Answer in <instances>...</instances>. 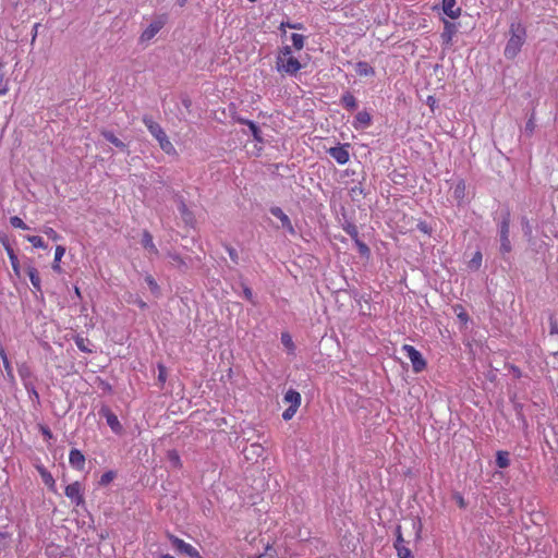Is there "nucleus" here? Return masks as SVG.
Listing matches in <instances>:
<instances>
[{
    "instance_id": "13",
    "label": "nucleus",
    "mask_w": 558,
    "mask_h": 558,
    "mask_svg": "<svg viewBox=\"0 0 558 558\" xmlns=\"http://www.w3.org/2000/svg\"><path fill=\"white\" fill-rule=\"evenodd\" d=\"M442 11L450 19H458L461 14V8L456 7V0H442Z\"/></svg>"
},
{
    "instance_id": "27",
    "label": "nucleus",
    "mask_w": 558,
    "mask_h": 558,
    "mask_svg": "<svg viewBox=\"0 0 558 558\" xmlns=\"http://www.w3.org/2000/svg\"><path fill=\"white\" fill-rule=\"evenodd\" d=\"M240 122L248 126L254 140H256L258 142L263 141L262 135H260V130L253 121L242 119V120H240Z\"/></svg>"
},
{
    "instance_id": "40",
    "label": "nucleus",
    "mask_w": 558,
    "mask_h": 558,
    "mask_svg": "<svg viewBox=\"0 0 558 558\" xmlns=\"http://www.w3.org/2000/svg\"><path fill=\"white\" fill-rule=\"evenodd\" d=\"M398 558H414L412 550L405 545L404 547H397Z\"/></svg>"
},
{
    "instance_id": "58",
    "label": "nucleus",
    "mask_w": 558,
    "mask_h": 558,
    "mask_svg": "<svg viewBox=\"0 0 558 558\" xmlns=\"http://www.w3.org/2000/svg\"><path fill=\"white\" fill-rule=\"evenodd\" d=\"M534 128H535V124H534L533 120H532V119H530V120L526 122V126H525V129L532 133V132L534 131Z\"/></svg>"
},
{
    "instance_id": "7",
    "label": "nucleus",
    "mask_w": 558,
    "mask_h": 558,
    "mask_svg": "<svg viewBox=\"0 0 558 558\" xmlns=\"http://www.w3.org/2000/svg\"><path fill=\"white\" fill-rule=\"evenodd\" d=\"M510 214L507 213L500 223V252L507 254L511 252V243L509 240Z\"/></svg>"
},
{
    "instance_id": "16",
    "label": "nucleus",
    "mask_w": 558,
    "mask_h": 558,
    "mask_svg": "<svg viewBox=\"0 0 558 558\" xmlns=\"http://www.w3.org/2000/svg\"><path fill=\"white\" fill-rule=\"evenodd\" d=\"M270 213L281 221L283 227H286L290 232H293V227L290 218L283 213V210L280 207H272L270 209Z\"/></svg>"
},
{
    "instance_id": "15",
    "label": "nucleus",
    "mask_w": 558,
    "mask_h": 558,
    "mask_svg": "<svg viewBox=\"0 0 558 558\" xmlns=\"http://www.w3.org/2000/svg\"><path fill=\"white\" fill-rule=\"evenodd\" d=\"M456 34V25L447 20L444 21V32L441 33V39L445 45H450L452 37Z\"/></svg>"
},
{
    "instance_id": "30",
    "label": "nucleus",
    "mask_w": 558,
    "mask_h": 558,
    "mask_svg": "<svg viewBox=\"0 0 558 558\" xmlns=\"http://www.w3.org/2000/svg\"><path fill=\"white\" fill-rule=\"evenodd\" d=\"M179 211L182 216V219L186 222V223H192L193 220H194V216L192 214V211L187 208V206L185 205V203H181L180 207H179Z\"/></svg>"
},
{
    "instance_id": "45",
    "label": "nucleus",
    "mask_w": 558,
    "mask_h": 558,
    "mask_svg": "<svg viewBox=\"0 0 558 558\" xmlns=\"http://www.w3.org/2000/svg\"><path fill=\"white\" fill-rule=\"evenodd\" d=\"M292 48H293L292 46H283V47H281L279 49L276 58H284V57L293 56L292 54Z\"/></svg>"
},
{
    "instance_id": "10",
    "label": "nucleus",
    "mask_w": 558,
    "mask_h": 558,
    "mask_svg": "<svg viewBox=\"0 0 558 558\" xmlns=\"http://www.w3.org/2000/svg\"><path fill=\"white\" fill-rule=\"evenodd\" d=\"M349 145H339L328 149L329 155L339 163L345 165L350 159Z\"/></svg>"
},
{
    "instance_id": "18",
    "label": "nucleus",
    "mask_w": 558,
    "mask_h": 558,
    "mask_svg": "<svg viewBox=\"0 0 558 558\" xmlns=\"http://www.w3.org/2000/svg\"><path fill=\"white\" fill-rule=\"evenodd\" d=\"M27 275L29 277V280L32 282V286L35 291L40 292L41 291V281L39 274L37 269L33 266L27 267Z\"/></svg>"
},
{
    "instance_id": "38",
    "label": "nucleus",
    "mask_w": 558,
    "mask_h": 558,
    "mask_svg": "<svg viewBox=\"0 0 558 558\" xmlns=\"http://www.w3.org/2000/svg\"><path fill=\"white\" fill-rule=\"evenodd\" d=\"M145 282L147 283V286L149 287L150 291L154 294H158L159 293V286H158L157 281L155 280V278L151 275H147L145 277Z\"/></svg>"
},
{
    "instance_id": "49",
    "label": "nucleus",
    "mask_w": 558,
    "mask_h": 558,
    "mask_svg": "<svg viewBox=\"0 0 558 558\" xmlns=\"http://www.w3.org/2000/svg\"><path fill=\"white\" fill-rule=\"evenodd\" d=\"M417 229L425 234H432V228L428 226L426 221H420L417 223Z\"/></svg>"
},
{
    "instance_id": "28",
    "label": "nucleus",
    "mask_w": 558,
    "mask_h": 558,
    "mask_svg": "<svg viewBox=\"0 0 558 558\" xmlns=\"http://www.w3.org/2000/svg\"><path fill=\"white\" fill-rule=\"evenodd\" d=\"M291 40L292 47L298 51L302 50L305 46V36L302 34L293 33L291 35Z\"/></svg>"
},
{
    "instance_id": "59",
    "label": "nucleus",
    "mask_w": 558,
    "mask_h": 558,
    "mask_svg": "<svg viewBox=\"0 0 558 558\" xmlns=\"http://www.w3.org/2000/svg\"><path fill=\"white\" fill-rule=\"evenodd\" d=\"M0 242L2 243V245L4 246L5 250H7V245H10L9 240L4 234H0Z\"/></svg>"
},
{
    "instance_id": "55",
    "label": "nucleus",
    "mask_w": 558,
    "mask_h": 558,
    "mask_svg": "<svg viewBox=\"0 0 558 558\" xmlns=\"http://www.w3.org/2000/svg\"><path fill=\"white\" fill-rule=\"evenodd\" d=\"M426 102H427V105L429 106V108L432 109V111H434L435 106H436V99H435V97H433V96H428V97H427V101H426Z\"/></svg>"
},
{
    "instance_id": "12",
    "label": "nucleus",
    "mask_w": 558,
    "mask_h": 558,
    "mask_svg": "<svg viewBox=\"0 0 558 558\" xmlns=\"http://www.w3.org/2000/svg\"><path fill=\"white\" fill-rule=\"evenodd\" d=\"M142 245L150 255H158L159 251L154 243L153 235L148 230H144L142 233Z\"/></svg>"
},
{
    "instance_id": "2",
    "label": "nucleus",
    "mask_w": 558,
    "mask_h": 558,
    "mask_svg": "<svg viewBox=\"0 0 558 558\" xmlns=\"http://www.w3.org/2000/svg\"><path fill=\"white\" fill-rule=\"evenodd\" d=\"M143 123L148 129L150 134L157 140L160 148L168 155H175L177 150L173 144L168 138L163 129L153 120L149 116L143 117Z\"/></svg>"
},
{
    "instance_id": "23",
    "label": "nucleus",
    "mask_w": 558,
    "mask_h": 558,
    "mask_svg": "<svg viewBox=\"0 0 558 558\" xmlns=\"http://www.w3.org/2000/svg\"><path fill=\"white\" fill-rule=\"evenodd\" d=\"M64 254H65V247L62 245H58L56 247L54 259H53V264H52V269L57 272H61L60 260L64 256Z\"/></svg>"
},
{
    "instance_id": "54",
    "label": "nucleus",
    "mask_w": 558,
    "mask_h": 558,
    "mask_svg": "<svg viewBox=\"0 0 558 558\" xmlns=\"http://www.w3.org/2000/svg\"><path fill=\"white\" fill-rule=\"evenodd\" d=\"M171 258L179 266H184L185 265L184 260L182 259V257L180 255H177V254L171 255Z\"/></svg>"
},
{
    "instance_id": "50",
    "label": "nucleus",
    "mask_w": 558,
    "mask_h": 558,
    "mask_svg": "<svg viewBox=\"0 0 558 558\" xmlns=\"http://www.w3.org/2000/svg\"><path fill=\"white\" fill-rule=\"evenodd\" d=\"M453 499L456 500L459 508L464 509L466 507L465 499L460 493H456L453 495Z\"/></svg>"
},
{
    "instance_id": "5",
    "label": "nucleus",
    "mask_w": 558,
    "mask_h": 558,
    "mask_svg": "<svg viewBox=\"0 0 558 558\" xmlns=\"http://www.w3.org/2000/svg\"><path fill=\"white\" fill-rule=\"evenodd\" d=\"M64 494L77 507L85 502L83 486L77 481L69 484L64 489Z\"/></svg>"
},
{
    "instance_id": "6",
    "label": "nucleus",
    "mask_w": 558,
    "mask_h": 558,
    "mask_svg": "<svg viewBox=\"0 0 558 558\" xmlns=\"http://www.w3.org/2000/svg\"><path fill=\"white\" fill-rule=\"evenodd\" d=\"M169 539L171 541L172 546L175 548L177 551L180 554H184L191 558H202L198 550L193 547L191 544L185 543L183 539L169 534Z\"/></svg>"
},
{
    "instance_id": "63",
    "label": "nucleus",
    "mask_w": 558,
    "mask_h": 558,
    "mask_svg": "<svg viewBox=\"0 0 558 558\" xmlns=\"http://www.w3.org/2000/svg\"><path fill=\"white\" fill-rule=\"evenodd\" d=\"M75 294H76L78 298H81V291H80V289H78L77 287H75Z\"/></svg>"
},
{
    "instance_id": "8",
    "label": "nucleus",
    "mask_w": 558,
    "mask_h": 558,
    "mask_svg": "<svg viewBox=\"0 0 558 558\" xmlns=\"http://www.w3.org/2000/svg\"><path fill=\"white\" fill-rule=\"evenodd\" d=\"M165 20L159 19L154 22H151L141 34L140 41L141 43H148L150 41L163 27Z\"/></svg>"
},
{
    "instance_id": "17",
    "label": "nucleus",
    "mask_w": 558,
    "mask_h": 558,
    "mask_svg": "<svg viewBox=\"0 0 558 558\" xmlns=\"http://www.w3.org/2000/svg\"><path fill=\"white\" fill-rule=\"evenodd\" d=\"M283 401L286 403H289L291 407L300 408L301 401H302V397H301L300 392H298L296 390L289 389L284 393Z\"/></svg>"
},
{
    "instance_id": "62",
    "label": "nucleus",
    "mask_w": 558,
    "mask_h": 558,
    "mask_svg": "<svg viewBox=\"0 0 558 558\" xmlns=\"http://www.w3.org/2000/svg\"><path fill=\"white\" fill-rule=\"evenodd\" d=\"M160 558H174L173 556L169 555V554H165V555H161Z\"/></svg>"
},
{
    "instance_id": "64",
    "label": "nucleus",
    "mask_w": 558,
    "mask_h": 558,
    "mask_svg": "<svg viewBox=\"0 0 558 558\" xmlns=\"http://www.w3.org/2000/svg\"><path fill=\"white\" fill-rule=\"evenodd\" d=\"M25 375H26V372H24L23 369H20V376H21L22 378H24V377H25Z\"/></svg>"
},
{
    "instance_id": "41",
    "label": "nucleus",
    "mask_w": 558,
    "mask_h": 558,
    "mask_svg": "<svg viewBox=\"0 0 558 558\" xmlns=\"http://www.w3.org/2000/svg\"><path fill=\"white\" fill-rule=\"evenodd\" d=\"M157 367H158V381L160 383L161 386H163L165 383L167 381V377H168L167 367L161 363H159Z\"/></svg>"
},
{
    "instance_id": "14",
    "label": "nucleus",
    "mask_w": 558,
    "mask_h": 558,
    "mask_svg": "<svg viewBox=\"0 0 558 558\" xmlns=\"http://www.w3.org/2000/svg\"><path fill=\"white\" fill-rule=\"evenodd\" d=\"M371 122H372L371 114L367 111L363 110V111L357 112V114L355 116L353 126L356 130L365 129L371 125Z\"/></svg>"
},
{
    "instance_id": "24",
    "label": "nucleus",
    "mask_w": 558,
    "mask_h": 558,
    "mask_svg": "<svg viewBox=\"0 0 558 558\" xmlns=\"http://www.w3.org/2000/svg\"><path fill=\"white\" fill-rule=\"evenodd\" d=\"M167 459L174 469H181L182 468V461L180 458V454L177 450H168L167 452Z\"/></svg>"
},
{
    "instance_id": "32",
    "label": "nucleus",
    "mask_w": 558,
    "mask_h": 558,
    "mask_svg": "<svg viewBox=\"0 0 558 558\" xmlns=\"http://www.w3.org/2000/svg\"><path fill=\"white\" fill-rule=\"evenodd\" d=\"M39 473L43 477L44 483L50 488L54 487V480L50 472H48L45 468H39Z\"/></svg>"
},
{
    "instance_id": "39",
    "label": "nucleus",
    "mask_w": 558,
    "mask_h": 558,
    "mask_svg": "<svg viewBox=\"0 0 558 558\" xmlns=\"http://www.w3.org/2000/svg\"><path fill=\"white\" fill-rule=\"evenodd\" d=\"M10 223L12 227L22 229V230H28V226L17 216H13L10 218Z\"/></svg>"
},
{
    "instance_id": "52",
    "label": "nucleus",
    "mask_w": 558,
    "mask_h": 558,
    "mask_svg": "<svg viewBox=\"0 0 558 558\" xmlns=\"http://www.w3.org/2000/svg\"><path fill=\"white\" fill-rule=\"evenodd\" d=\"M356 244L361 254L369 253V248L365 243L361 242L360 240H356Z\"/></svg>"
},
{
    "instance_id": "20",
    "label": "nucleus",
    "mask_w": 558,
    "mask_h": 558,
    "mask_svg": "<svg viewBox=\"0 0 558 558\" xmlns=\"http://www.w3.org/2000/svg\"><path fill=\"white\" fill-rule=\"evenodd\" d=\"M7 254L11 262V266H12V269H13L15 276L20 278L21 277L20 262H19V258H17L16 254L14 253L13 248L11 247V245H7Z\"/></svg>"
},
{
    "instance_id": "1",
    "label": "nucleus",
    "mask_w": 558,
    "mask_h": 558,
    "mask_svg": "<svg viewBox=\"0 0 558 558\" xmlns=\"http://www.w3.org/2000/svg\"><path fill=\"white\" fill-rule=\"evenodd\" d=\"M510 33L511 36L505 47L504 54L507 59H514L525 43L526 31L520 23H517L511 24Z\"/></svg>"
},
{
    "instance_id": "4",
    "label": "nucleus",
    "mask_w": 558,
    "mask_h": 558,
    "mask_svg": "<svg viewBox=\"0 0 558 558\" xmlns=\"http://www.w3.org/2000/svg\"><path fill=\"white\" fill-rule=\"evenodd\" d=\"M402 351L410 359L414 373H421L426 367V361L422 356L421 352L411 344H404Z\"/></svg>"
},
{
    "instance_id": "48",
    "label": "nucleus",
    "mask_w": 558,
    "mask_h": 558,
    "mask_svg": "<svg viewBox=\"0 0 558 558\" xmlns=\"http://www.w3.org/2000/svg\"><path fill=\"white\" fill-rule=\"evenodd\" d=\"M43 232L53 241H57L60 238V235L50 227H45Z\"/></svg>"
},
{
    "instance_id": "9",
    "label": "nucleus",
    "mask_w": 558,
    "mask_h": 558,
    "mask_svg": "<svg viewBox=\"0 0 558 558\" xmlns=\"http://www.w3.org/2000/svg\"><path fill=\"white\" fill-rule=\"evenodd\" d=\"M100 415L106 418L107 424L113 433L121 434L123 432V427L118 416L108 407L101 408Z\"/></svg>"
},
{
    "instance_id": "34",
    "label": "nucleus",
    "mask_w": 558,
    "mask_h": 558,
    "mask_svg": "<svg viewBox=\"0 0 558 558\" xmlns=\"http://www.w3.org/2000/svg\"><path fill=\"white\" fill-rule=\"evenodd\" d=\"M24 386H25V389L28 392L29 399L34 403L39 404L40 403V399H39V395H38L37 390L35 389V387L33 385H31V384H27V383H25Z\"/></svg>"
},
{
    "instance_id": "61",
    "label": "nucleus",
    "mask_w": 558,
    "mask_h": 558,
    "mask_svg": "<svg viewBox=\"0 0 558 558\" xmlns=\"http://www.w3.org/2000/svg\"><path fill=\"white\" fill-rule=\"evenodd\" d=\"M550 332H551V333H554V332H558L557 324H556V323L551 324Z\"/></svg>"
},
{
    "instance_id": "35",
    "label": "nucleus",
    "mask_w": 558,
    "mask_h": 558,
    "mask_svg": "<svg viewBox=\"0 0 558 558\" xmlns=\"http://www.w3.org/2000/svg\"><path fill=\"white\" fill-rule=\"evenodd\" d=\"M281 342L290 352L294 351V349H295L294 342L292 340V337L288 332L281 333Z\"/></svg>"
},
{
    "instance_id": "21",
    "label": "nucleus",
    "mask_w": 558,
    "mask_h": 558,
    "mask_svg": "<svg viewBox=\"0 0 558 558\" xmlns=\"http://www.w3.org/2000/svg\"><path fill=\"white\" fill-rule=\"evenodd\" d=\"M101 135L108 141L110 142L111 144H113L116 147L122 149V150H125L126 149V145L120 141L114 134L113 132L111 131H108V130H102L101 131Z\"/></svg>"
},
{
    "instance_id": "33",
    "label": "nucleus",
    "mask_w": 558,
    "mask_h": 558,
    "mask_svg": "<svg viewBox=\"0 0 558 558\" xmlns=\"http://www.w3.org/2000/svg\"><path fill=\"white\" fill-rule=\"evenodd\" d=\"M26 240L34 246V247H37V248H47V245L46 243L44 242L43 238L38 236V235H27L26 236Z\"/></svg>"
},
{
    "instance_id": "51",
    "label": "nucleus",
    "mask_w": 558,
    "mask_h": 558,
    "mask_svg": "<svg viewBox=\"0 0 558 558\" xmlns=\"http://www.w3.org/2000/svg\"><path fill=\"white\" fill-rule=\"evenodd\" d=\"M39 429L43 434V436L46 438V439H51L53 437L50 428L46 425H39Z\"/></svg>"
},
{
    "instance_id": "37",
    "label": "nucleus",
    "mask_w": 558,
    "mask_h": 558,
    "mask_svg": "<svg viewBox=\"0 0 558 558\" xmlns=\"http://www.w3.org/2000/svg\"><path fill=\"white\" fill-rule=\"evenodd\" d=\"M87 343H88V340L83 337L77 336L75 338V344L78 348V350H81L82 352H85V353H90L92 349H89L87 347Z\"/></svg>"
},
{
    "instance_id": "60",
    "label": "nucleus",
    "mask_w": 558,
    "mask_h": 558,
    "mask_svg": "<svg viewBox=\"0 0 558 558\" xmlns=\"http://www.w3.org/2000/svg\"><path fill=\"white\" fill-rule=\"evenodd\" d=\"M10 538V534L7 532H0V542L7 541Z\"/></svg>"
},
{
    "instance_id": "22",
    "label": "nucleus",
    "mask_w": 558,
    "mask_h": 558,
    "mask_svg": "<svg viewBox=\"0 0 558 558\" xmlns=\"http://www.w3.org/2000/svg\"><path fill=\"white\" fill-rule=\"evenodd\" d=\"M341 104L348 110H354L357 106L355 97L350 92L342 95Z\"/></svg>"
},
{
    "instance_id": "46",
    "label": "nucleus",
    "mask_w": 558,
    "mask_h": 558,
    "mask_svg": "<svg viewBox=\"0 0 558 558\" xmlns=\"http://www.w3.org/2000/svg\"><path fill=\"white\" fill-rule=\"evenodd\" d=\"M293 28V29H303V24L301 23H290V22H281L280 29L286 33L284 28Z\"/></svg>"
},
{
    "instance_id": "3",
    "label": "nucleus",
    "mask_w": 558,
    "mask_h": 558,
    "mask_svg": "<svg viewBox=\"0 0 558 558\" xmlns=\"http://www.w3.org/2000/svg\"><path fill=\"white\" fill-rule=\"evenodd\" d=\"M302 68L303 65L294 56L276 58V70L282 75L294 76Z\"/></svg>"
},
{
    "instance_id": "11",
    "label": "nucleus",
    "mask_w": 558,
    "mask_h": 558,
    "mask_svg": "<svg viewBox=\"0 0 558 558\" xmlns=\"http://www.w3.org/2000/svg\"><path fill=\"white\" fill-rule=\"evenodd\" d=\"M85 462H86L85 456L82 453L81 450L75 449V448L70 450L69 463L73 469H75L77 471H83L85 468Z\"/></svg>"
},
{
    "instance_id": "29",
    "label": "nucleus",
    "mask_w": 558,
    "mask_h": 558,
    "mask_svg": "<svg viewBox=\"0 0 558 558\" xmlns=\"http://www.w3.org/2000/svg\"><path fill=\"white\" fill-rule=\"evenodd\" d=\"M465 189H466V185H465V182L464 180H459L456 185H454V189H453V196L457 198V199H463L464 196H465Z\"/></svg>"
},
{
    "instance_id": "56",
    "label": "nucleus",
    "mask_w": 558,
    "mask_h": 558,
    "mask_svg": "<svg viewBox=\"0 0 558 558\" xmlns=\"http://www.w3.org/2000/svg\"><path fill=\"white\" fill-rule=\"evenodd\" d=\"M228 252H229V256H230V258H231L233 262H236V259H238V254H236L235 250H234V248H228Z\"/></svg>"
},
{
    "instance_id": "26",
    "label": "nucleus",
    "mask_w": 558,
    "mask_h": 558,
    "mask_svg": "<svg viewBox=\"0 0 558 558\" xmlns=\"http://www.w3.org/2000/svg\"><path fill=\"white\" fill-rule=\"evenodd\" d=\"M483 255L476 251L473 257L468 262V268L471 270H478L482 266Z\"/></svg>"
},
{
    "instance_id": "31",
    "label": "nucleus",
    "mask_w": 558,
    "mask_h": 558,
    "mask_svg": "<svg viewBox=\"0 0 558 558\" xmlns=\"http://www.w3.org/2000/svg\"><path fill=\"white\" fill-rule=\"evenodd\" d=\"M396 541L393 543V548L397 550V547H404L407 542L403 537L401 525H397L395 530Z\"/></svg>"
},
{
    "instance_id": "42",
    "label": "nucleus",
    "mask_w": 558,
    "mask_h": 558,
    "mask_svg": "<svg viewBox=\"0 0 558 558\" xmlns=\"http://www.w3.org/2000/svg\"><path fill=\"white\" fill-rule=\"evenodd\" d=\"M114 477L116 473L113 471H108L101 475L99 483L100 485H108L113 481Z\"/></svg>"
},
{
    "instance_id": "44",
    "label": "nucleus",
    "mask_w": 558,
    "mask_h": 558,
    "mask_svg": "<svg viewBox=\"0 0 558 558\" xmlns=\"http://www.w3.org/2000/svg\"><path fill=\"white\" fill-rule=\"evenodd\" d=\"M3 367L5 371V376H7L8 380L12 384L15 383V377H14V373H13L11 363L8 362V363L3 364Z\"/></svg>"
},
{
    "instance_id": "36",
    "label": "nucleus",
    "mask_w": 558,
    "mask_h": 558,
    "mask_svg": "<svg viewBox=\"0 0 558 558\" xmlns=\"http://www.w3.org/2000/svg\"><path fill=\"white\" fill-rule=\"evenodd\" d=\"M412 527L415 532V541H420L422 538V530H423V524H422V521L420 518L412 520Z\"/></svg>"
},
{
    "instance_id": "47",
    "label": "nucleus",
    "mask_w": 558,
    "mask_h": 558,
    "mask_svg": "<svg viewBox=\"0 0 558 558\" xmlns=\"http://www.w3.org/2000/svg\"><path fill=\"white\" fill-rule=\"evenodd\" d=\"M9 92L8 81L4 78L3 74H0V96L5 95Z\"/></svg>"
},
{
    "instance_id": "57",
    "label": "nucleus",
    "mask_w": 558,
    "mask_h": 558,
    "mask_svg": "<svg viewBox=\"0 0 558 558\" xmlns=\"http://www.w3.org/2000/svg\"><path fill=\"white\" fill-rule=\"evenodd\" d=\"M135 304H136L140 308H142V310H144V308H146V307H147V303H146L145 301H143L142 299H137V300L135 301Z\"/></svg>"
},
{
    "instance_id": "53",
    "label": "nucleus",
    "mask_w": 558,
    "mask_h": 558,
    "mask_svg": "<svg viewBox=\"0 0 558 558\" xmlns=\"http://www.w3.org/2000/svg\"><path fill=\"white\" fill-rule=\"evenodd\" d=\"M243 294H244V296H245V299H246L247 301H250V302H252V303L254 302V301H253V292H252L251 288H248V287H244V288H243Z\"/></svg>"
},
{
    "instance_id": "43",
    "label": "nucleus",
    "mask_w": 558,
    "mask_h": 558,
    "mask_svg": "<svg viewBox=\"0 0 558 558\" xmlns=\"http://www.w3.org/2000/svg\"><path fill=\"white\" fill-rule=\"evenodd\" d=\"M298 409L296 407H291L289 405V408H287L283 413H282V418L284 421H290L294 415L295 413L298 412Z\"/></svg>"
},
{
    "instance_id": "25",
    "label": "nucleus",
    "mask_w": 558,
    "mask_h": 558,
    "mask_svg": "<svg viewBox=\"0 0 558 558\" xmlns=\"http://www.w3.org/2000/svg\"><path fill=\"white\" fill-rule=\"evenodd\" d=\"M496 464L498 465V468L500 469H506L509 466L510 464V459H509V452L508 451H497V454H496Z\"/></svg>"
},
{
    "instance_id": "19",
    "label": "nucleus",
    "mask_w": 558,
    "mask_h": 558,
    "mask_svg": "<svg viewBox=\"0 0 558 558\" xmlns=\"http://www.w3.org/2000/svg\"><path fill=\"white\" fill-rule=\"evenodd\" d=\"M355 72L360 76H373L375 75V70L365 61H360L355 64Z\"/></svg>"
}]
</instances>
